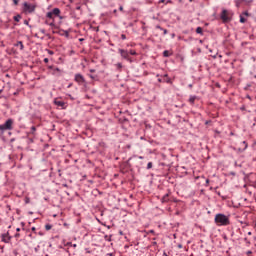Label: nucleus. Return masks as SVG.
I'll list each match as a JSON object with an SVG mask.
<instances>
[{"instance_id": "obj_1", "label": "nucleus", "mask_w": 256, "mask_h": 256, "mask_svg": "<svg viewBox=\"0 0 256 256\" xmlns=\"http://www.w3.org/2000/svg\"><path fill=\"white\" fill-rule=\"evenodd\" d=\"M214 222L218 227H227V225H231V221L229 220L228 216L225 214H216L214 218Z\"/></svg>"}, {"instance_id": "obj_2", "label": "nucleus", "mask_w": 256, "mask_h": 256, "mask_svg": "<svg viewBox=\"0 0 256 256\" xmlns=\"http://www.w3.org/2000/svg\"><path fill=\"white\" fill-rule=\"evenodd\" d=\"M46 17L48 19L55 20V17H59V19H63V16H61V9L54 8L52 11L46 13Z\"/></svg>"}, {"instance_id": "obj_3", "label": "nucleus", "mask_w": 256, "mask_h": 256, "mask_svg": "<svg viewBox=\"0 0 256 256\" xmlns=\"http://www.w3.org/2000/svg\"><path fill=\"white\" fill-rule=\"evenodd\" d=\"M13 123V119L9 118L4 124H0L1 133H5V131H12Z\"/></svg>"}, {"instance_id": "obj_4", "label": "nucleus", "mask_w": 256, "mask_h": 256, "mask_svg": "<svg viewBox=\"0 0 256 256\" xmlns=\"http://www.w3.org/2000/svg\"><path fill=\"white\" fill-rule=\"evenodd\" d=\"M231 17H233V14L229 12L227 9H223L220 18L223 21V23H229L231 21Z\"/></svg>"}, {"instance_id": "obj_5", "label": "nucleus", "mask_w": 256, "mask_h": 256, "mask_svg": "<svg viewBox=\"0 0 256 256\" xmlns=\"http://www.w3.org/2000/svg\"><path fill=\"white\" fill-rule=\"evenodd\" d=\"M74 81L79 85H83V87H87V80H85V76H83L81 73L75 74Z\"/></svg>"}, {"instance_id": "obj_6", "label": "nucleus", "mask_w": 256, "mask_h": 256, "mask_svg": "<svg viewBox=\"0 0 256 256\" xmlns=\"http://www.w3.org/2000/svg\"><path fill=\"white\" fill-rule=\"evenodd\" d=\"M35 9H37V6L35 4H29L27 2H24L23 4L24 13H34Z\"/></svg>"}, {"instance_id": "obj_7", "label": "nucleus", "mask_w": 256, "mask_h": 256, "mask_svg": "<svg viewBox=\"0 0 256 256\" xmlns=\"http://www.w3.org/2000/svg\"><path fill=\"white\" fill-rule=\"evenodd\" d=\"M118 52L120 53L122 59L129 61V63H132L133 60H131V57H129V51L120 48L118 49Z\"/></svg>"}, {"instance_id": "obj_8", "label": "nucleus", "mask_w": 256, "mask_h": 256, "mask_svg": "<svg viewBox=\"0 0 256 256\" xmlns=\"http://www.w3.org/2000/svg\"><path fill=\"white\" fill-rule=\"evenodd\" d=\"M1 239H2L3 243H10L11 242V236L9 235V232L2 234Z\"/></svg>"}, {"instance_id": "obj_9", "label": "nucleus", "mask_w": 256, "mask_h": 256, "mask_svg": "<svg viewBox=\"0 0 256 256\" xmlns=\"http://www.w3.org/2000/svg\"><path fill=\"white\" fill-rule=\"evenodd\" d=\"M54 105H56L57 107H61L62 109H65V102L59 99L54 100Z\"/></svg>"}, {"instance_id": "obj_10", "label": "nucleus", "mask_w": 256, "mask_h": 256, "mask_svg": "<svg viewBox=\"0 0 256 256\" xmlns=\"http://www.w3.org/2000/svg\"><path fill=\"white\" fill-rule=\"evenodd\" d=\"M15 47H19L20 51H23V49H25V46L23 45V42H22V41H18V42L15 44Z\"/></svg>"}, {"instance_id": "obj_11", "label": "nucleus", "mask_w": 256, "mask_h": 256, "mask_svg": "<svg viewBox=\"0 0 256 256\" xmlns=\"http://www.w3.org/2000/svg\"><path fill=\"white\" fill-rule=\"evenodd\" d=\"M162 203H169V194H166L161 199Z\"/></svg>"}, {"instance_id": "obj_12", "label": "nucleus", "mask_w": 256, "mask_h": 256, "mask_svg": "<svg viewBox=\"0 0 256 256\" xmlns=\"http://www.w3.org/2000/svg\"><path fill=\"white\" fill-rule=\"evenodd\" d=\"M156 29H160V31H163V35H167L168 31L167 29H164L163 27H161L160 25L156 26Z\"/></svg>"}, {"instance_id": "obj_13", "label": "nucleus", "mask_w": 256, "mask_h": 256, "mask_svg": "<svg viewBox=\"0 0 256 256\" xmlns=\"http://www.w3.org/2000/svg\"><path fill=\"white\" fill-rule=\"evenodd\" d=\"M197 99V96H191L190 98H189V103L191 104V105H195V100Z\"/></svg>"}, {"instance_id": "obj_14", "label": "nucleus", "mask_w": 256, "mask_h": 256, "mask_svg": "<svg viewBox=\"0 0 256 256\" xmlns=\"http://www.w3.org/2000/svg\"><path fill=\"white\" fill-rule=\"evenodd\" d=\"M196 33H197L198 35H203V28L197 27V28H196Z\"/></svg>"}, {"instance_id": "obj_15", "label": "nucleus", "mask_w": 256, "mask_h": 256, "mask_svg": "<svg viewBox=\"0 0 256 256\" xmlns=\"http://www.w3.org/2000/svg\"><path fill=\"white\" fill-rule=\"evenodd\" d=\"M14 21H16V23H19V21H21V15H16L14 16Z\"/></svg>"}, {"instance_id": "obj_16", "label": "nucleus", "mask_w": 256, "mask_h": 256, "mask_svg": "<svg viewBox=\"0 0 256 256\" xmlns=\"http://www.w3.org/2000/svg\"><path fill=\"white\" fill-rule=\"evenodd\" d=\"M116 69H117L118 71H121V69H123V64L117 63V64H116Z\"/></svg>"}, {"instance_id": "obj_17", "label": "nucleus", "mask_w": 256, "mask_h": 256, "mask_svg": "<svg viewBox=\"0 0 256 256\" xmlns=\"http://www.w3.org/2000/svg\"><path fill=\"white\" fill-rule=\"evenodd\" d=\"M45 229H46L47 231H51V229H53V225H51V224H46V225H45Z\"/></svg>"}, {"instance_id": "obj_18", "label": "nucleus", "mask_w": 256, "mask_h": 256, "mask_svg": "<svg viewBox=\"0 0 256 256\" xmlns=\"http://www.w3.org/2000/svg\"><path fill=\"white\" fill-rule=\"evenodd\" d=\"M240 23H247V19L243 15H240Z\"/></svg>"}, {"instance_id": "obj_19", "label": "nucleus", "mask_w": 256, "mask_h": 256, "mask_svg": "<svg viewBox=\"0 0 256 256\" xmlns=\"http://www.w3.org/2000/svg\"><path fill=\"white\" fill-rule=\"evenodd\" d=\"M171 54H169V50H165L163 52V57H169Z\"/></svg>"}, {"instance_id": "obj_20", "label": "nucleus", "mask_w": 256, "mask_h": 256, "mask_svg": "<svg viewBox=\"0 0 256 256\" xmlns=\"http://www.w3.org/2000/svg\"><path fill=\"white\" fill-rule=\"evenodd\" d=\"M240 15H242V17H243V15H244L245 17H250V16H251V14H249L248 11H245V12H243V13L240 14Z\"/></svg>"}, {"instance_id": "obj_21", "label": "nucleus", "mask_w": 256, "mask_h": 256, "mask_svg": "<svg viewBox=\"0 0 256 256\" xmlns=\"http://www.w3.org/2000/svg\"><path fill=\"white\" fill-rule=\"evenodd\" d=\"M111 235H105L104 236V239H105V241H111Z\"/></svg>"}, {"instance_id": "obj_22", "label": "nucleus", "mask_w": 256, "mask_h": 256, "mask_svg": "<svg viewBox=\"0 0 256 256\" xmlns=\"http://www.w3.org/2000/svg\"><path fill=\"white\" fill-rule=\"evenodd\" d=\"M128 53L129 55H137V51L135 50H130Z\"/></svg>"}, {"instance_id": "obj_23", "label": "nucleus", "mask_w": 256, "mask_h": 256, "mask_svg": "<svg viewBox=\"0 0 256 256\" xmlns=\"http://www.w3.org/2000/svg\"><path fill=\"white\" fill-rule=\"evenodd\" d=\"M153 168V162H149L147 164V169H152Z\"/></svg>"}, {"instance_id": "obj_24", "label": "nucleus", "mask_w": 256, "mask_h": 256, "mask_svg": "<svg viewBox=\"0 0 256 256\" xmlns=\"http://www.w3.org/2000/svg\"><path fill=\"white\" fill-rule=\"evenodd\" d=\"M242 145H243V147H244V150L247 149V147H248L247 141H243V142H242Z\"/></svg>"}, {"instance_id": "obj_25", "label": "nucleus", "mask_w": 256, "mask_h": 256, "mask_svg": "<svg viewBox=\"0 0 256 256\" xmlns=\"http://www.w3.org/2000/svg\"><path fill=\"white\" fill-rule=\"evenodd\" d=\"M35 131H37V128L35 126H32L31 127V133L33 134V133H35Z\"/></svg>"}, {"instance_id": "obj_26", "label": "nucleus", "mask_w": 256, "mask_h": 256, "mask_svg": "<svg viewBox=\"0 0 256 256\" xmlns=\"http://www.w3.org/2000/svg\"><path fill=\"white\" fill-rule=\"evenodd\" d=\"M121 39L125 41V39H127V36L125 34H121Z\"/></svg>"}, {"instance_id": "obj_27", "label": "nucleus", "mask_w": 256, "mask_h": 256, "mask_svg": "<svg viewBox=\"0 0 256 256\" xmlns=\"http://www.w3.org/2000/svg\"><path fill=\"white\" fill-rule=\"evenodd\" d=\"M164 81L165 83H171V78H165Z\"/></svg>"}, {"instance_id": "obj_28", "label": "nucleus", "mask_w": 256, "mask_h": 256, "mask_svg": "<svg viewBox=\"0 0 256 256\" xmlns=\"http://www.w3.org/2000/svg\"><path fill=\"white\" fill-rule=\"evenodd\" d=\"M14 5H19V0H12Z\"/></svg>"}, {"instance_id": "obj_29", "label": "nucleus", "mask_w": 256, "mask_h": 256, "mask_svg": "<svg viewBox=\"0 0 256 256\" xmlns=\"http://www.w3.org/2000/svg\"><path fill=\"white\" fill-rule=\"evenodd\" d=\"M48 54H49V55H54L53 50H48Z\"/></svg>"}, {"instance_id": "obj_30", "label": "nucleus", "mask_w": 256, "mask_h": 256, "mask_svg": "<svg viewBox=\"0 0 256 256\" xmlns=\"http://www.w3.org/2000/svg\"><path fill=\"white\" fill-rule=\"evenodd\" d=\"M44 63H49V58H45Z\"/></svg>"}, {"instance_id": "obj_31", "label": "nucleus", "mask_w": 256, "mask_h": 256, "mask_svg": "<svg viewBox=\"0 0 256 256\" xmlns=\"http://www.w3.org/2000/svg\"><path fill=\"white\" fill-rule=\"evenodd\" d=\"M149 233H151L152 235H155V230H150Z\"/></svg>"}, {"instance_id": "obj_32", "label": "nucleus", "mask_w": 256, "mask_h": 256, "mask_svg": "<svg viewBox=\"0 0 256 256\" xmlns=\"http://www.w3.org/2000/svg\"><path fill=\"white\" fill-rule=\"evenodd\" d=\"M49 25H50V27H53L55 25V22L53 21Z\"/></svg>"}, {"instance_id": "obj_33", "label": "nucleus", "mask_w": 256, "mask_h": 256, "mask_svg": "<svg viewBox=\"0 0 256 256\" xmlns=\"http://www.w3.org/2000/svg\"><path fill=\"white\" fill-rule=\"evenodd\" d=\"M164 79H169V75L165 74Z\"/></svg>"}, {"instance_id": "obj_34", "label": "nucleus", "mask_w": 256, "mask_h": 256, "mask_svg": "<svg viewBox=\"0 0 256 256\" xmlns=\"http://www.w3.org/2000/svg\"><path fill=\"white\" fill-rule=\"evenodd\" d=\"M20 236H21V234H19V233H16V234H15V237H16V238H18V237H20Z\"/></svg>"}, {"instance_id": "obj_35", "label": "nucleus", "mask_w": 256, "mask_h": 256, "mask_svg": "<svg viewBox=\"0 0 256 256\" xmlns=\"http://www.w3.org/2000/svg\"><path fill=\"white\" fill-rule=\"evenodd\" d=\"M119 11L123 12V6L119 7Z\"/></svg>"}, {"instance_id": "obj_36", "label": "nucleus", "mask_w": 256, "mask_h": 256, "mask_svg": "<svg viewBox=\"0 0 256 256\" xmlns=\"http://www.w3.org/2000/svg\"><path fill=\"white\" fill-rule=\"evenodd\" d=\"M90 73H95V69H90Z\"/></svg>"}, {"instance_id": "obj_37", "label": "nucleus", "mask_w": 256, "mask_h": 256, "mask_svg": "<svg viewBox=\"0 0 256 256\" xmlns=\"http://www.w3.org/2000/svg\"><path fill=\"white\" fill-rule=\"evenodd\" d=\"M158 3H165V0H159Z\"/></svg>"}, {"instance_id": "obj_38", "label": "nucleus", "mask_w": 256, "mask_h": 256, "mask_svg": "<svg viewBox=\"0 0 256 256\" xmlns=\"http://www.w3.org/2000/svg\"><path fill=\"white\" fill-rule=\"evenodd\" d=\"M90 79H95V77L93 75H89Z\"/></svg>"}, {"instance_id": "obj_39", "label": "nucleus", "mask_w": 256, "mask_h": 256, "mask_svg": "<svg viewBox=\"0 0 256 256\" xmlns=\"http://www.w3.org/2000/svg\"><path fill=\"white\" fill-rule=\"evenodd\" d=\"M113 13H114L115 15H117V10H114Z\"/></svg>"}, {"instance_id": "obj_40", "label": "nucleus", "mask_w": 256, "mask_h": 256, "mask_svg": "<svg viewBox=\"0 0 256 256\" xmlns=\"http://www.w3.org/2000/svg\"><path fill=\"white\" fill-rule=\"evenodd\" d=\"M158 82H159V83H162V82H163V80H161V79H158Z\"/></svg>"}, {"instance_id": "obj_41", "label": "nucleus", "mask_w": 256, "mask_h": 256, "mask_svg": "<svg viewBox=\"0 0 256 256\" xmlns=\"http://www.w3.org/2000/svg\"><path fill=\"white\" fill-rule=\"evenodd\" d=\"M16 231H18V232L21 231V228H17Z\"/></svg>"}, {"instance_id": "obj_42", "label": "nucleus", "mask_w": 256, "mask_h": 256, "mask_svg": "<svg viewBox=\"0 0 256 256\" xmlns=\"http://www.w3.org/2000/svg\"><path fill=\"white\" fill-rule=\"evenodd\" d=\"M152 245H157V243L156 242H152Z\"/></svg>"}, {"instance_id": "obj_43", "label": "nucleus", "mask_w": 256, "mask_h": 256, "mask_svg": "<svg viewBox=\"0 0 256 256\" xmlns=\"http://www.w3.org/2000/svg\"><path fill=\"white\" fill-rule=\"evenodd\" d=\"M41 33H45V30H41Z\"/></svg>"}, {"instance_id": "obj_44", "label": "nucleus", "mask_w": 256, "mask_h": 256, "mask_svg": "<svg viewBox=\"0 0 256 256\" xmlns=\"http://www.w3.org/2000/svg\"><path fill=\"white\" fill-rule=\"evenodd\" d=\"M139 159H143V156H139Z\"/></svg>"}, {"instance_id": "obj_45", "label": "nucleus", "mask_w": 256, "mask_h": 256, "mask_svg": "<svg viewBox=\"0 0 256 256\" xmlns=\"http://www.w3.org/2000/svg\"><path fill=\"white\" fill-rule=\"evenodd\" d=\"M32 231H35V227H32Z\"/></svg>"}, {"instance_id": "obj_46", "label": "nucleus", "mask_w": 256, "mask_h": 256, "mask_svg": "<svg viewBox=\"0 0 256 256\" xmlns=\"http://www.w3.org/2000/svg\"><path fill=\"white\" fill-rule=\"evenodd\" d=\"M248 99H251V96H247Z\"/></svg>"}, {"instance_id": "obj_47", "label": "nucleus", "mask_w": 256, "mask_h": 256, "mask_svg": "<svg viewBox=\"0 0 256 256\" xmlns=\"http://www.w3.org/2000/svg\"><path fill=\"white\" fill-rule=\"evenodd\" d=\"M206 183H209V179L206 180Z\"/></svg>"}, {"instance_id": "obj_48", "label": "nucleus", "mask_w": 256, "mask_h": 256, "mask_svg": "<svg viewBox=\"0 0 256 256\" xmlns=\"http://www.w3.org/2000/svg\"><path fill=\"white\" fill-rule=\"evenodd\" d=\"M248 235H252V233H251V232H248Z\"/></svg>"}, {"instance_id": "obj_49", "label": "nucleus", "mask_w": 256, "mask_h": 256, "mask_svg": "<svg viewBox=\"0 0 256 256\" xmlns=\"http://www.w3.org/2000/svg\"><path fill=\"white\" fill-rule=\"evenodd\" d=\"M77 9H81V7H80V6H78V7H77Z\"/></svg>"}, {"instance_id": "obj_50", "label": "nucleus", "mask_w": 256, "mask_h": 256, "mask_svg": "<svg viewBox=\"0 0 256 256\" xmlns=\"http://www.w3.org/2000/svg\"><path fill=\"white\" fill-rule=\"evenodd\" d=\"M3 93V90H0V94Z\"/></svg>"}, {"instance_id": "obj_51", "label": "nucleus", "mask_w": 256, "mask_h": 256, "mask_svg": "<svg viewBox=\"0 0 256 256\" xmlns=\"http://www.w3.org/2000/svg\"><path fill=\"white\" fill-rule=\"evenodd\" d=\"M39 235H43V233L39 232Z\"/></svg>"}, {"instance_id": "obj_52", "label": "nucleus", "mask_w": 256, "mask_h": 256, "mask_svg": "<svg viewBox=\"0 0 256 256\" xmlns=\"http://www.w3.org/2000/svg\"><path fill=\"white\" fill-rule=\"evenodd\" d=\"M56 71H59V68H56Z\"/></svg>"}, {"instance_id": "obj_53", "label": "nucleus", "mask_w": 256, "mask_h": 256, "mask_svg": "<svg viewBox=\"0 0 256 256\" xmlns=\"http://www.w3.org/2000/svg\"><path fill=\"white\" fill-rule=\"evenodd\" d=\"M248 254H251V251H249Z\"/></svg>"}]
</instances>
